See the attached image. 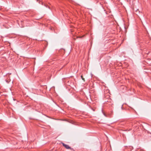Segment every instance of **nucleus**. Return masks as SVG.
<instances>
[{
  "label": "nucleus",
  "instance_id": "obj_2",
  "mask_svg": "<svg viewBox=\"0 0 151 151\" xmlns=\"http://www.w3.org/2000/svg\"><path fill=\"white\" fill-rule=\"evenodd\" d=\"M81 78H82V79L84 81H85V79L83 77V76H81Z\"/></svg>",
  "mask_w": 151,
  "mask_h": 151
},
{
  "label": "nucleus",
  "instance_id": "obj_1",
  "mask_svg": "<svg viewBox=\"0 0 151 151\" xmlns=\"http://www.w3.org/2000/svg\"><path fill=\"white\" fill-rule=\"evenodd\" d=\"M63 145L65 147V148L67 149H72L70 147L67 145H66L63 143H62Z\"/></svg>",
  "mask_w": 151,
  "mask_h": 151
},
{
  "label": "nucleus",
  "instance_id": "obj_3",
  "mask_svg": "<svg viewBox=\"0 0 151 151\" xmlns=\"http://www.w3.org/2000/svg\"><path fill=\"white\" fill-rule=\"evenodd\" d=\"M92 109L93 111H94V109H93L92 108H91Z\"/></svg>",
  "mask_w": 151,
  "mask_h": 151
}]
</instances>
